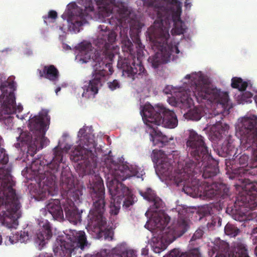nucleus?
<instances>
[{
    "label": "nucleus",
    "instance_id": "6e6552de",
    "mask_svg": "<svg viewBox=\"0 0 257 257\" xmlns=\"http://www.w3.org/2000/svg\"><path fill=\"white\" fill-rule=\"evenodd\" d=\"M151 158L154 163H158L160 173L168 179L174 181L177 185L183 183L184 186L193 171L188 169L194 166L193 161L188 159L179 162L177 168L173 171L172 160L168 158L162 151L154 150Z\"/></svg>",
    "mask_w": 257,
    "mask_h": 257
},
{
    "label": "nucleus",
    "instance_id": "79ce46f5",
    "mask_svg": "<svg viewBox=\"0 0 257 257\" xmlns=\"http://www.w3.org/2000/svg\"><path fill=\"white\" fill-rule=\"evenodd\" d=\"M229 257H249L247 253V250L244 246L240 245L238 251L236 252V254L232 255Z\"/></svg>",
    "mask_w": 257,
    "mask_h": 257
},
{
    "label": "nucleus",
    "instance_id": "4d7b16f0",
    "mask_svg": "<svg viewBox=\"0 0 257 257\" xmlns=\"http://www.w3.org/2000/svg\"><path fill=\"white\" fill-rule=\"evenodd\" d=\"M127 10L126 8H123L120 10V14L122 15V17H124V15H127Z\"/></svg>",
    "mask_w": 257,
    "mask_h": 257
},
{
    "label": "nucleus",
    "instance_id": "a878e982",
    "mask_svg": "<svg viewBox=\"0 0 257 257\" xmlns=\"http://www.w3.org/2000/svg\"><path fill=\"white\" fill-rule=\"evenodd\" d=\"M37 73L40 78H45L56 84L58 81L60 74L58 69L54 65H45L42 69H38Z\"/></svg>",
    "mask_w": 257,
    "mask_h": 257
},
{
    "label": "nucleus",
    "instance_id": "ddd939ff",
    "mask_svg": "<svg viewBox=\"0 0 257 257\" xmlns=\"http://www.w3.org/2000/svg\"><path fill=\"white\" fill-rule=\"evenodd\" d=\"M87 242L84 232L70 230L65 235L57 238L54 243L53 250L56 255L61 257H71L75 249L83 250Z\"/></svg>",
    "mask_w": 257,
    "mask_h": 257
},
{
    "label": "nucleus",
    "instance_id": "c85d7f7f",
    "mask_svg": "<svg viewBox=\"0 0 257 257\" xmlns=\"http://www.w3.org/2000/svg\"><path fill=\"white\" fill-rule=\"evenodd\" d=\"M151 140L153 142L154 146H157L159 148H162L167 145L169 142L168 138L157 129V126H153V127H150Z\"/></svg>",
    "mask_w": 257,
    "mask_h": 257
},
{
    "label": "nucleus",
    "instance_id": "774afa93",
    "mask_svg": "<svg viewBox=\"0 0 257 257\" xmlns=\"http://www.w3.org/2000/svg\"><path fill=\"white\" fill-rule=\"evenodd\" d=\"M111 223L112 224V225H116L118 223V222H115L114 221H111Z\"/></svg>",
    "mask_w": 257,
    "mask_h": 257
},
{
    "label": "nucleus",
    "instance_id": "69168bd1",
    "mask_svg": "<svg viewBox=\"0 0 257 257\" xmlns=\"http://www.w3.org/2000/svg\"><path fill=\"white\" fill-rule=\"evenodd\" d=\"M224 245L225 246L224 250L225 251L228 249V244L227 243H224Z\"/></svg>",
    "mask_w": 257,
    "mask_h": 257
},
{
    "label": "nucleus",
    "instance_id": "7ed1b4c3",
    "mask_svg": "<svg viewBox=\"0 0 257 257\" xmlns=\"http://www.w3.org/2000/svg\"><path fill=\"white\" fill-rule=\"evenodd\" d=\"M142 1L144 6L153 9L155 16L160 21L158 27L155 24L148 31L152 48L158 51L154 55L149 57L148 62L153 68H157L160 64L169 62L173 53L179 54L180 52L177 45L172 42H169V29L163 26V21L169 15L171 9L161 0Z\"/></svg>",
    "mask_w": 257,
    "mask_h": 257
},
{
    "label": "nucleus",
    "instance_id": "3c124183",
    "mask_svg": "<svg viewBox=\"0 0 257 257\" xmlns=\"http://www.w3.org/2000/svg\"><path fill=\"white\" fill-rule=\"evenodd\" d=\"M153 250L155 253H159L164 250L165 248L162 245L161 246L154 244L153 245Z\"/></svg>",
    "mask_w": 257,
    "mask_h": 257
},
{
    "label": "nucleus",
    "instance_id": "cd10ccee",
    "mask_svg": "<svg viewBox=\"0 0 257 257\" xmlns=\"http://www.w3.org/2000/svg\"><path fill=\"white\" fill-rule=\"evenodd\" d=\"M191 94L185 95L184 92H179L177 96H180V98L176 100L174 98H170L168 100V102L173 106L177 105H179L182 109H186L190 108L194 105V101L191 97Z\"/></svg>",
    "mask_w": 257,
    "mask_h": 257
},
{
    "label": "nucleus",
    "instance_id": "dca6fc26",
    "mask_svg": "<svg viewBox=\"0 0 257 257\" xmlns=\"http://www.w3.org/2000/svg\"><path fill=\"white\" fill-rule=\"evenodd\" d=\"M236 132L242 142L251 148L253 160L257 162V116L252 115L242 117L236 127Z\"/></svg>",
    "mask_w": 257,
    "mask_h": 257
},
{
    "label": "nucleus",
    "instance_id": "a18cd8bd",
    "mask_svg": "<svg viewBox=\"0 0 257 257\" xmlns=\"http://www.w3.org/2000/svg\"><path fill=\"white\" fill-rule=\"evenodd\" d=\"M108 87L111 90H114L120 86L119 82L117 80H113L107 83Z\"/></svg>",
    "mask_w": 257,
    "mask_h": 257
},
{
    "label": "nucleus",
    "instance_id": "6e6d98bb",
    "mask_svg": "<svg viewBox=\"0 0 257 257\" xmlns=\"http://www.w3.org/2000/svg\"><path fill=\"white\" fill-rule=\"evenodd\" d=\"M102 226H90V225H88V226H86V228L87 229H92L93 228L94 229H98L99 230H100L102 229V228L100 227H102Z\"/></svg>",
    "mask_w": 257,
    "mask_h": 257
},
{
    "label": "nucleus",
    "instance_id": "864d4df0",
    "mask_svg": "<svg viewBox=\"0 0 257 257\" xmlns=\"http://www.w3.org/2000/svg\"><path fill=\"white\" fill-rule=\"evenodd\" d=\"M170 4L175 6L176 9H178L179 7L182 8V4L178 0H170Z\"/></svg>",
    "mask_w": 257,
    "mask_h": 257
},
{
    "label": "nucleus",
    "instance_id": "58836bf2",
    "mask_svg": "<svg viewBox=\"0 0 257 257\" xmlns=\"http://www.w3.org/2000/svg\"><path fill=\"white\" fill-rule=\"evenodd\" d=\"M27 145H28L27 154L32 157H33L37 151L40 149L35 140L33 142H32V143Z\"/></svg>",
    "mask_w": 257,
    "mask_h": 257
},
{
    "label": "nucleus",
    "instance_id": "09e8293b",
    "mask_svg": "<svg viewBox=\"0 0 257 257\" xmlns=\"http://www.w3.org/2000/svg\"><path fill=\"white\" fill-rule=\"evenodd\" d=\"M248 159L249 157L247 155L243 154L239 157L238 159L239 164L242 166L247 165Z\"/></svg>",
    "mask_w": 257,
    "mask_h": 257
},
{
    "label": "nucleus",
    "instance_id": "393cba45",
    "mask_svg": "<svg viewBox=\"0 0 257 257\" xmlns=\"http://www.w3.org/2000/svg\"><path fill=\"white\" fill-rule=\"evenodd\" d=\"M98 257H137L135 250L126 249L123 246H118L110 251L101 250L97 254Z\"/></svg>",
    "mask_w": 257,
    "mask_h": 257
},
{
    "label": "nucleus",
    "instance_id": "412c9836",
    "mask_svg": "<svg viewBox=\"0 0 257 257\" xmlns=\"http://www.w3.org/2000/svg\"><path fill=\"white\" fill-rule=\"evenodd\" d=\"M151 231L154 238L161 243H171L182 236L189 229V226H145Z\"/></svg>",
    "mask_w": 257,
    "mask_h": 257
},
{
    "label": "nucleus",
    "instance_id": "2eb2a0df",
    "mask_svg": "<svg viewBox=\"0 0 257 257\" xmlns=\"http://www.w3.org/2000/svg\"><path fill=\"white\" fill-rule=\"evenodd\" d=\"M140 193L144 198L152 203L145 213L148 218L145 225H168L171 220L170 217L164 212L157 211V209L163 208L162 199L151 188H148L145 191H140Z\"/></svg>",
    "mask_w": 257,
    "mask_h": 257
},
{
    "label": "nucleus",
    "instance_id": "0e129e2a",
    "mask_svg": "<svg viewBox=\"0 0 257 257\" xmlns=\"http://www.w3.org/2000/svg\"><path fill=\"white\" fill-rule=\"evenodd\" d=\"M60 90H61V87H58L55 89V93H56V95H58V92H59Z\"/></svg>",
    "mask_w": 257,
    "mask_h": 257
},
{
    "label": "nucleus",
    "instance_id": "f03ea898",
    "mask_svg": "<svg viewBox=\"0 0 257 257\" xmlns=\"http://www.w3.org/2000/svg\"><path fill=\"white\" fill-rule=\"evenodd\" d=\"M104 162L108 175L113 178L107 185L111 195L110 214L111 219L116 217L119 213L122 201V207L125 209L132 206L135 201V196L120 181L133 176L142 178L145 172L137 165L117 164L110 156H106Z\"/></svg>",
    "mask_w": 257,
    "mask_h": 257
},
{
    "label": "nucleus",
    "instance_id": "680f3d73",
    "mask_svg": "<svg viewBox=\"0 0 257 257\" xmlns=\"http://www.w3.org/2000/svg\"><path fill=\"white\" fill-rule=\"evenodd\" d=\"M71 148V146H70V145H68V144H67V145H66L64 147V148L63 150H65V151H66V152H67V151H68L69 150H70Z\"/></svg>",
    "mask_w": 257,
    "mask_h": 257
},
{
    "label": "nucleus",
    "instance_id": "49530a36",
    "mask_svg": "<svg viewBox=\"0 0 257 257\" xmlns=\"http://www.w3.org/2000/svg\"><path fill=\"white\" fill-rule=\"evenodd\" d=\"M57 18V13L55 11L51 10L48 13V15L47 16H44L43 19L44 22L47 24V20L48 19H52L53 20H55Z\"/></svg>",
    "mask_w": 257,
    "mask_h": 257
},
{
    "label": "nucleus",
    "instance_id": "9b49d317",
    "mask_svg": "<svg viewBox=\"0 0 257 257\" xmlns=\"http://www.w3.org/2000/svg\"><path fill=\"white\" fill-rule=\"evenodd\" d=\"M184 192L190 195L199 194L207 198L224 199L229 196V190L227 186L221 182L209 183L205 182L203 186L200 185L199 179H194L191 182L185 183L183 187Z\"/></svg>",
    "mask_w": 257,
    "mask_h": 257
},
{
    "label": "nucleus",
    "instance_id": "0eeeda50",
    "mask_svg": "<svg viewBox=\"0 0 257 257\" xmlns=\"http://www.w3.org/2000/svg\"><path fill=\"white\" fill-rule=\"evenodd\" d=\"M60 190L64 200L62 202L66 218L74 225L81 223V216L77 208L80 201L82 191L75 187L74 179L69 169H64L61 173Z\"/></svg>",
    "mask_w": 257,
    "mask_h": 257
},
{
    "label": "nucleus",
    "instance_id": "c03bdc74",
    "mask_svg": "<svg viewBox=\"0 0 257 257\" xmlns=\"http://www.w3.org/2000/svg\"><path fill=\"white\" fill-rule=\"evenodd\" d=\"M18 241V239L16 238V235L14 233H13V236L10 235L7 236L4 242H5L7 245H9L14 243H16Z\"/></svg>",
    "mask_w": 257,
    "mask_h": 257
},
{
    "label": "nucleus",
    "instance_id": "39448f33",
    "mask_svg": "<svg viewBox=\"0 0 257 257\" xmlns=\"http://www.w3.org/2000/svg\"><path fill=\"white\" fill-rule=\"evenodd\" d=\"M87 127L80 129L78 137L79 143L71 152L70 159L74 162H79V165L85 168V171L89 174H93L97 165L98 153L101 149L97 147L94 141V136L91 134L86 133Z\"/></svg>",
    "mask_w": 257,
    "mask_h": 257
},
{
    "label": "nucleus",
    "instance_id": "4c0bfd02",
    "mask_svg": "<svg viewBox=\"0 0 257 257\" xmlns=\"http://www.w3.org/2000/svg\"><path fill=\"white\" fill-rule=\"evenodd\" d=\"M253 94L249 91L242 92L238 98L240 103H250L252 102Z\"/></svg>",
    "mask_w": 257,
    "mask_h": 257
},
{
    "label": "nucleus",
    "instance_id": "7c9ffc66",
    "mask_svg": "<svg viewBox=\"0 0 257 257\" xmlns=\"http://www.w3.org/2000/svg\"><path fill=\"white\" fill-rule=\"evenodd\" d=\"M73 15L70 18L71 24L75 27H79L85 24L87 21L86 20V12L82 9L77 8L74 13H72Z\"/></svg>",
    "mask_w": 257,
    "mask_h": 257
},
{
    "label": "nucleus",
    "instance_id": "a211bd4d",
    "mask_svg": "<svg viewBox=\"0 0 257 257\" xmlns=\"http://www.w3.org/2000/svg\"><path fill=\"white\" fill-rule=\"evenodd\" d=\"M16 89V83L15 82H10L7 87L1 86L3 93L0 96V120H11V114L22 110V105H16L14 93Z\"/></svg>",
    "mask_w": 257,
    "mask_h": 257
},
{
    "label": "nucleus",
    "instance_id": "6ab92c4d",
    "mask_svg": "<svg viewBox=\"0 0 257 257\" xmlns=\"http://www.w3.org/2000/svg\"><path fill=\"white\" fill-rule=\"evenodd\" d=\"M48 113V109H42L38 115L34 116L30 120V130L34 134V140L40 149L46 146L49 142L45 136L50 121V116Z\"/></svg>",
    "mask_w": 257,
    "mask_h": 257
},
{
    "label": "nucleus",
    "instance_id": "338daca9",
    "mask_svg": "<svg viewBox=\"0 0 257 257\" xmlns=\"http://www.w3.org/2000/svg\"><path fill=\"white\" fill-rule=\"evenodd\" d=\"M9 229H13V228H14V229H17L16 227H15V226H12V225H11V226H7Z\"/></svg>",
    "mask_w": 257,
    "mask_h": 257
},
{
    "label": "nucleus",
    "instance_id": "13d9d810",
    "mask_svg": "<svg viewBox=\"0 0 257 257\" xmlns=\"http://www.w3.org/2000/svg\"><path fill=\"white\" fill-rule=\"evenodd\" d=\"M191 0H186L185 3V6L187 9L190 8V7L191 6Z\"/></svg>",
    "mask_w": 257,
    "mask_h": 257
},
{
    "label": "nucleus",
    "instance_id": "ea45409f",
    "mask_svg": "<svg viewBox=\"0 0 257 257\" xmlns=\"http://www.w3.org/2000/svg\"><path fill=\"white\" fill-rule=\"evenodd\" d=\"M222 151V156L226 157L227 156H231L232 152L234 149V147L232 146L231 143L228 142L225 145H223L221 148Z\"/></svg>",
    "mask_w": 257,
    "mask_h": 257
},
{
    "label": "nucleus",
    "instance_id": "8fccbe9b",
    "mask_svg": "<svg viewBox=\"0 0 257 257\" xmlns=\"http://www.w3.org/2000/svg\"><path fill=\"white\" fill-rule=\"evenodd\" d=\"M217 222L218 225L221 224V219L218 216L214 217L212 220V222L211 223H207V225H215Z\"/></svg>",
    "mask_w": 257,
    "mask_h": 257
},
{
    "label": "nucleus",
    "instance_id": "f3484780",
    "mask_svg": "<svg viewBox=\"0 0 257 257\" xmlns=\"http://www.w3.org/2000/svg\"><path fill=\"white\" fill-rule=\"evenodd\" d=\"M53 152L54 157L52 162L46 166H41L43 168L44 172L40 167L37 170L40 180V185H45L48 193L51 192L50 189L55 185V179L58 174L59 164L63 161V150L57 146L54 149Z\"/></svg>",
    "mask_w": 257,
    "mask_h": 257
},
{
    "label": "nucleus",
    "instance_id": "473e14b6",
    "mask_svg": "<svg viewBox=\"0 0 257 257\" xmlns=\"http://www.w3.org/2000/svg\"><path fill=\"white\" fill-rule=\"evenodd\" d=\"M15 234L18 241L23 243L29 240L33 236L34 232L32 231L31 226H26L20 232H15Z\"/></svg>",
    "mask_w": 257,
    "mask_h": 257
},
{
    "label": "nucleus",
    "instance_id": "5701e85b",
    "mask_svg": "<svg viewBox=\"0 0 257 257\" xmlns=\"http://www.w3.org/2000/svg\"><path fill=\"white\" fill-rule=\"evenodd\" d=\"M12 165L9 163V155L4 148L0 149V191H7L14 194V185L11 172Z\"/></svg>",
    "mask_w": 257,
    "mask_h": 257
},
{
    "label": "nucleus",
    "instance_id": "bb28decb",
    "mask_svg": "<svg viewBox=\"0 0 257 257\" xmlns=\"http://www.w3.org/2000/svg\"><path fill=\"white\" fill-rule=\"evenodd\" d=\"M46 208L52 215L53 219L59 222L64 220L63 210L58 199H51L46 205Z\"/></svg>",
    "mask_w": 257,
    "mask_h": 257
},
{
    "label": "nucleus",
    "instance_id": "1a4fd4ad",
    "mask_svg": "<svg viewBox=\"0 0 257 257\" xmlns=\"http://www.w3.org/2000/svg\"><path fill=\"white\" fill-rule=\"evenodd\" d=\"M88 186L93 203L92 208L88 215L87 225H106L103 217L105 210V189L102 178L94 175Z\"/></svg>",
    "mask_w": 257,
    "mask_h": 257
},
{
    "label": "nucleus",
    "instance_id": "423d86ee",
    "mask_svg": "<svg viewBox=\"0 0 257 257\" xmlns=\"http://www.w3.org/2000/svg\"><path fill=\"white\" fill-rule=\"evenodd\" d=\"M184 79L189 82L186 91L192 93L198 103L207 100L219 104L224 109L227 108L229 101L228 93L212 88L208 80L202 74L193 73L187 75Z\"/></svg>",
    "mask_w": 257,
    "mask_h": 257
},
{
    "label": "nucleus",
    "instance_id": "2f4dec72",
    "mask_svg": "<svg viewBox=\"0 0 257 257\" xmlns=\"http://www.w3.org/2000/svg\"><path fill=\"white\" fill-rule=\"evenodd\" d=\"M179 251L177 249H172L169 254L164 255V257H201L199 249L194 248L191 249L188 252H185L179 256Z\"/></svg>",
    "mask_w": 257,
    "mask_h": 257
},
{
    "label": "nucleus",
    "instance_id": "f704fd0d",
    "mask_svg": "<svg viewBox=\"0 0 257 257\" xmlns=\"http://www.w3.org/2000/svg\"><path fill=\"white\" fill-rule=\"evenodd\" d=\"M248 83L246 81L238 77H233L231 79V86L234 88H237L239 91H244L246 88Z\"/></svg>",
    "mask_w": 257,
    "mask_h": 257
},
{
    "label": "nucleus",
    "instance_id": "aec40b11",
    "mask_svg": "<svg viewBox=\"0 0 257 257\" xmlns=\"http://www.w3.org/2000/svg\"><path fill=\"white\" fill-rule=\"evenodd\" d=\"M191 160L194 166L188 170L191 169L193 171L189 175L186 183L191 182L194 179H197V177L200 175L204 179L211 178L219 172L218 162L212 157L210 153H209L208 157L206 158H201L200 160Z\"/></svg>",
    "mask_w": 257,
    "mask_h": 257
},
{
    "label": "nucleus",
    "instance_id": "e433bc0d",
    "mask_svg": "<svg viewBox=\"0 0 257 257\" xmlns=\"http://www.w3.org/2000/svg\"><path fill=\"white\" fill-rule=\"evenodd\" d=\"M18 141H21L22 145L29 144L32 142V136L28 132H22L19 137L17 138Z\"/></svg>",
    "mask_w": 257,
    "mask_h": 257
},
{
    "label": "nucleus",
    "instance_id": "e2e57ef3",
    "mask_svg": "<svg viewBox=\"0 0 257 257\" xmlns=\"http://www.w3.org/2000/svg\"><path fill=\"white\" fill-rule=\"evenodd\" d=\"M142 254H147L148 253V249H147L146 248H143L142 249Z\"/></svg>",
    "mask_w": 257,
    "mask_h": 257
},
{
    "label": "nucleus",
    "instance_id": "a19ab883",
    "mask_svg": "<svg viewBox=\"0 0 257 257\" xmlns=\"http://www.w3.org/2000/svg\"><path fill=\"white\" fill-rule=\"evenodd\" d=\"M224 230L227 234L232 236H236L239 231L234 226H225Z\"/></svg>",
    "mask_w": 257,
    "mask_h": 257
},
{
    "label": "nucleus",
    "instance_id": "4468645a",
    "mask_svg": "<svg viewBox=\"0 0 257 257\" xmlns=\"http://www.w3.org/2000/svg\"><path fill=\"white\" fill-rule=\"evenodd\" d=\"M21 205L16 193L0 191V222L2 225H18Z\"/></svg>",
    "mask_w": 257,
    "mask_h": 257
},
{
    "label": "nucleus",
    "instance_id": "b1692460",
    "mask_svg": "<svg viewBox=\"0 0 257 257\" xmlns=\"http://www.w3.org/2000/svg\"><path fill=\"white\" fill-rule=\"evenodd\" d=\"M58 233L56 229L54 230L52 226H40V228L35 234L36 236V242L40 246V249L45 245L52 235H57Z\"/></svg>",
    "mask_w": 257,
    "mask_h": 257
},
{
    "label": "nucleus",
    "instance_id": "f257e3e1",
    "mask_svg": "<svg viewBox=\"0 0 257 257\" xmlns=\"http://www.w3.org/2000/svg\"><path fill=\"white\" fill-rule=\"evenodd\" d=\"M116 36V33L113 31L101 30L94 42L97 47L94 58L92 56L93 52L90 43L83 42L78 46V56L80 60L83 63H87L92 57V65L94 69L93 79L89 81L88 85L84 86L82 97L93 98L98 92V86L101 85L102 79L113 73L111 62L119 49L115 44Z\"/></svg>",
    "mask_w": 257,
    "mask_h": 257
},
{
    "label": "nucleus",
    "instance_id": "37998d69",
    "mask_svg": "<svg viewBox=\"0 0 257 257\" xmlns=\"http://www.w3.org/2000/svg\"><path fill=\"white\" fill-rule=\"evenodd\" d=\"M182 13V8H181L180 7H179L178 9H177L176 11L173 12L172 14V20L174 22V24H176V23H178L179 22H183L181 20V14Z\"/></svg>",
    "mask_w": 257,
    "mask_h": 257
},
{
    "label": "nucleus",
    "instance_id": "9d476101",
    "mask_svg": "<svg viewBox=\"0 0 257 257\" xmlns=\"http://www.w3.org/2000/svg\"><path fill=\"white\" fill-rule=\"evenodd\" d=\"M143 113L144 122L149 127L162 125L174 128L178 125V119L174 111L167 108L163 104H158L154 106L146 105Z\"/></svg>",
    "mask_w": 257,
    "mask_h": 257
},
{
    "label": "nucleus",
    "instance_id": "5fc2aeb1",
    "mask_svg": "<svg viewBox=\"0 0 257 257\" xmlns=\"http://www.w3.org/2000/svg\"><path fill=\"white\" fill-rule=\"evenodd\" d=\"M174 91L172 87L168 86L163 90L164 92L166 94H172L173 91Z\"/></svg>",
    "mask_w": 257,
    "mask_h": 257
},
{
    "label": "nucleus",
    "instance_id": "bf43d9fd",
    "mask_svg": "<svg viewBox=\"0 0 257 257\" xmlns=\"http://www.w3.org/2000/svg\"><path fill=\"white\" fill-rule=\"evenodd\" d=\"M38 257H53L51 254L45 253L39 254Z\"/></svg>",
    "mask_w": 257,
    "mask_h": 257
},
{
    "label": "nucleus",
    "instance_id": "de8ad7c7",
    "mask_svg": "<svg viewBox=\"0 0 257 257\" xmlns=\"http://www.w3.org/2000/svg\"><path fill=\"white\" fill-rule=\"evenodd\" d=\"M204 233V231L199 228L197 230L195 231V232H194L193 235L192 236L191 241H194L197 239H199L201 237H202L203 234Z\"/></svg>",
    "mask_w": 257,
    "mask_h": 257
},
{
    "label": "nucleus",
    "instance_id": "052dcab7",
    "mask_svg": "<svg viewBox=\"0 0 257 257\" xmlns=\"http://www.w3.org/2000/svg\"><path fill=\"white\" fill-rule=\"evenodd\" d=\"M215 136H216V138L219 140L222 137V134L220 132H217L215 134Z\"/></svg>",
    "mask_w": 257,
    "mask_h": 257
},
{
    "label": "nucleus",
    "instance_id": "c9c22d12",
    "mask_svg": "<svg viewBox=\"0 0 257 257\" xmlns=\"http://www.w3.org/2000/svg\"><path fill=\"white\" fill-rule=\"evenodd\" d=\"M187 29L184 22H179L174 24V28L171 31L173 35L184 34Z\"/></svg>",
    "mask_w": 257,
    "mask_h": 257
},
{
    "label": "nucleus",
    "instance_id": "72a5a7b5",
    "mask_svg": "<svg viewBox=\"0 0 257 257\" xmlns=\"http://www.w3.org/2000/svg\"><path fill=\"white\" fill-rule=\"evenodd\" d=\"M185 115L186 118L193 120H199L202 116V109L194 107L193 108H190Z\"/></svg>",
    "mask_w": 257,
    "mask_h": 257
},
{
    "label": "nucleus",
    "instance_id": "f8f14e48",
    "mask_svg": "<svg viewBox=\"0 0 257 257\" xmlns=\"http://www.w3.org/2000/svg\"><path fill=\"white\" fill-rule=\"evenodd\" d=\"M238 186L247 196H238L233 205H228L226 210L227 213L232 215L234 219L242 221L246 220L245 213L248 206L249 200H253L257 204V184L244 180Z\"/></svg>",
    "mask_w": 257,
    "mask_h": 257
},
{
    "label": "nucleus",
    "instance_id": "c756f323",
    "mask_svg": "<svg viewBox=\"0 0 257 257\" xmlns=\"http://www.w3.org/2000/svg\"><path fill=\"white\" fill-rule=\"evenodd\" d=\"M99 13L103 17H109L112 13L113 0H95Z\"/></svg>",
    "mask_w": 257,
    "mask_h": 257
},
{
    "label": "nucleus",
    "instance_id": "20e7f679",
    "mask_svg": "<svg viewBox=\"0 0 257 257\" xmlns=\"http://www.w3.org/2000/svg\"><path fill=\"white\" fill-rule=\"evenodd\" d=\"M128 27L120 29V37L124 56H119L117 67L121 70L123 75L133 80L136 78H144L146 79L148 73L141 62L145 46L142 44L138 33L133 35L130 29V34L134 45L128 39Z\"/></svg>",
    "mask_w": 257,
    "mask_h": 257
},
{
    "label": "nucleus",
    "instance_id": "603ef678",
    "mask_svg": "<svg viewBox=\"0 0 257 257\" xmlns=\"http://www.w3.org/2000/svg\"><path fill=\"white\" fill-rule=\"evenodd\" d=\"M217 115H219L220 116V118H221V115L220 114H217V115H215L214 114V116H213L212 115H211V117H209V118H211V121L210 122L212 123V125H214L216 123H217L218 122H220V120H218L216 117Z\"/></svg>",
    "mask_w": 257,
    "mask_h": 257
},
{
    "label": "nucleus",
    "instance_id": "4be33fe9",
    "mask_svg": "<svg viewBox=\"0 0 257 257\" xmlns=\"http://www.w3.org/2000/svg\"><path fill=\"white\" fill-rule=\"evenodd\" d=\"M186 144L188 153L190 154L194 161L208 157L209 152L204 141V138L195 131H189Z\"/></svg>",
    "mask_w": 257,
    "mask_h": 257
}]
</instances>
